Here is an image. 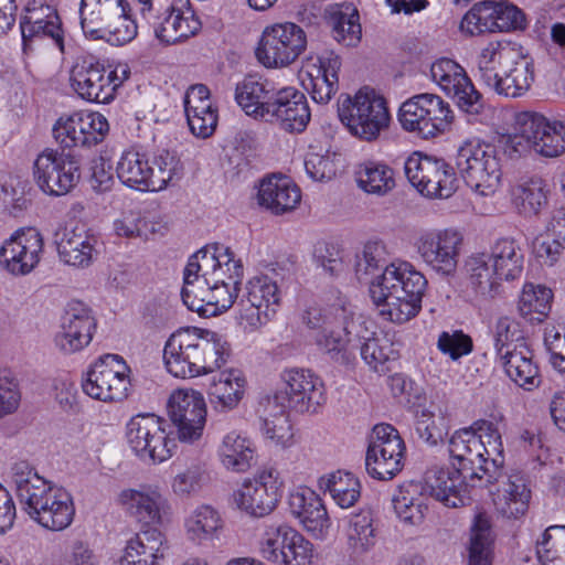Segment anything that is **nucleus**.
Masks as SVG:
<instances>
[{"instance_id": "obj_21", "label": "nucleus", "mask_w": 565, "mask_h": 565, "mask_svg": "<svg viewBox=\"0 0 565 565\" xmlns=\"http://www.w3.org/2000/svg\"><path fill=\"white\" fill-rule=\"evenodd\" d=\"M433 81L450 97L458 107L470 115L482 111L484 104L481 94L466 75L463 68L450 58H440L430 66Z\"/></svg>"}, {"instance_id": "obj_29", "label": "nucleus", "mask_w": 565, "mask_h": 565, "mask_svg": "<svg viewBox=\"0 0 565 565\" xmlns=\"http://www.w3.org/2000/svg\"><path fill=\"white\" fill-rule=\"evenodd\" d=\"M268 121H277L289 132H301L310 121V109L303 93L294 87L278 90Z\"/></svg>"}, {"instance_id": "obj_27", "label": "nucleus", "mask_w": 565, "mask_h": 565, "mask_svg": "<svg viewBox=\"0 0 565 565\" xmlns=\"http://www.w3.org/2000/svg\"><path fill=\"white\" fill-rule=\"evenodd\" d=\"M520 124L533 150L543 157L555 158L565 152V124L550 120L542 114L530 111L521 116Z\"/></svg>"}, {"instance_id": "obj_14", "label": "nucleus", "mask_w": 565, "mask_h": 565, "mask_svg": "<svg viewBox=\"0 0 565 565\" xmlns=\"http://www.w3.org/2000/svg\"><path fill=\"white\" fill-rule=\"evenodd\" d=\"M164 420L154 414H138L126 426V438L130 449L140 459L162 462L169 459L175 447L163 427Z\"/></svg>"}, {"instance_id": "obj_54", "label": "nucleus", "mask_w": 565, "mask_h": 565, "mask_svg": "<svg viewBox=\"0 0 565 565\" xmlns=\"http://www.w3.org/2000/svg\"><path fill=\"white\" fill-rule=\"evenodd\" d=\"M356 344L361 358L376 372L384 371L386 362L397 359L393 343L385 338H365L356 333Z\"/></svg>"}, {"instance_id": "obj_49", "label": "nucleus", "mask_w": 565, "mask_h": 565, "mask_svg": "<svg viewBox=\"0 0 565 565\" xmlns=\"http://www.w3.org/2000/svg\"><path fill=\"white\" fill-rule=\"evenodd\" d=\"M513 51L499 42H490L477 60L478 76L490 88L494 89L500 78L499 66L511 60Z\"/></svg>"}, {"instance_id": "obj_3", "label": "nucleus", "mask_w": 565, "mask_h": 565, "mask_svg": "<svg viewBox=\"0 0 565 565\" xmlns=\"http://www.w3.org/2000/svg\"><path fill=\"white\" fill-rule=\"evenodd\" d=\"M12 480L24 511L45 530H65L75 513L70 493L53 490L47 482L25 461L12 467Z\"/></svg>"}, {"instance_id": "obj_46", "label": "nucleus", "mask_w": 565, "mask_h": 565, "mask_svg": "<svg viewBox=\"0 0 565 565\" xmlns=\"http://www.w3.org/2000/svg\"><path fill=\"white\" fill-rule=\"evenodd\" d=\"M254 454L253 443L235 431L228 433L218 448V456L224 467L237 472L246 471L250 467Z\"/></svg>"}, {"instance_id": "obj_32", "label": "nucleus", "mask_w": 565, "mask_h": 565, "mask_svg": "<svg viewBox=\"0 0 565 565\" xmlns=\"http://www.w3.org/2000/svg\"><path fill=\"white\" fill-rule=\"evenodd\" d=\"M301 200L300 189L288 177L271 175L262 180L257 201L273 214L281 215L297 207Z\"/></svg>"}, {"instance_id": "obj_43", "label": "nucleus", "mask_w": 565, "mask_h": 565, "mask_svg": "<svg viewBox=\"0 0 565 565\" xmlns=\"http://www.w3.org/2000/svg\"><path fill=\"white\" fill-rule=\"evenodd\" d=\"M116 172L122 184L139 191H151V164L146 154L125 151L117 162Z\"/></svg>"}, {"instance_id": "obj_6", "label": "nucleus", "mask_w": 565, "mask_h": 565, "mask_svg": "<svg viewBox=\"0 0 565 565\" xmlns=\"http://www.w3.org/2000/svg\"><path fill=\"white\" fill-rule=\"evenodd\" d=\"M243 276L244 267L241 259H235L230 247L215 243L204 246L190 257L184 268L183 281L238 287Z\"/></svg>"}, {"instance_id": "obj_26", "label": "nucleus", "mask_w": 565, "mask_h": 565, "mask_svg": "<svg viewBox=\"0 0 565 565\" xmlns=\"http://www.w3.org/2000/svg\"><path fill=\"white\" fill-rule=\"evenodd\" d=\"M117 502L142 526H162L171 516L168 499L157 490L125 489L118 494Z\"/></svg>"}, {"instance_id": "obj_58", "label": "nucleus", "mask_w": 565, "mask_h": 565, "mask_svg": "<svg viewBox=\"0 0 565 565\" xmlns=\"http://www.w3.org/2000/svg\"><path fill=\"white\" fill-rule=\"evenodd\" d=\"M21 38H22V51L24 54L33 53L45 39H51L61 51H63L64 40L62 25H57V29L51 32L46 24H24L19 23Z\"/></svg>"}, {"instance_id": "obj_62", "label": "nucleus", "mask_w": 565, "mask_h": 565, "mask_svg": "<svg viewBox=\"0 0 565 565\" xmlns=\"http://www.w3.org/2000/svg\"><path fill=\"white\" fill-rule=\"evenodd\" d=\"M20 23L46 24L51 32L56 30L57 25H62L57 10L42 0H32L28 3L24 14L20 18Z\"/></svg>"}, {"instance_id": "obj_24", "label": "nucleus", "mask_w": 565, "mask_h": 565, "mask_svg": "<svg viewBox=\"0 0 565 565\" xmlns=\"http://www.w3.org/2000/svg\"><path fill=\"white\" fill-rule=\"evenodd\" d=\"M245 298L242 300V319L254 329L270 321L281 305V291L269 275L250 278L246 284Z\"/></svg>"}, {"instance_id": "obj_28", "label": "nucleus", "mask_w": 565, "mask_h": 565, "mask_svg": "<svg viewBox=\"0 0 565 565\" xmlns=\"http://www.w3.org/2000/svg\"><path fill=\"white\" fill-rule=\"evenodd\" d=\"M278 90L271 82L248 75L236 84L235 100L247 116L268 121Z\"/></svg>"}, {"instance_id": "obj_39", "label": "nucleus", "mask_w": 565, "mask_h": 565, "mask_svg": "<svg viewBox=\"0 0 565 565\" xmlns=\"http://www.w3.org/2000/svg\"><path fill=\"white\" fill-rule=\"evenodd\" d=\"M465 271L471 289L484 298H493L501 286V277L494 269L488 253H473L465 262Z\"/></svg>"}, {"instance_id": "obj_57", "label": "nucleus", "mask_w": 565, "mask_h": 565, "mask_svg": "<svg viewBox=\"0 0 565 565\" xmlns=\"http://www.w3.org/2000/svg\"><path fill=\"white\" fill-rule=\"evenodd\" d=\"M388 253L385 245L379 241L367 242L362 252L356 254L355 274L359 280L366 279L380 269L388 266Z\"/></svg>"}, {"instance_id": "obj_41", "label": "nucleus", "mask_w": 565, "mask_h": 565, "mask_svg": "<svg viewBox=\"0 0 565 565\" xmlns=\"http://www.w3.org/2000/svg\"><path fill=\"white\" fill-rule=\"evenodd\" d=\"M488 256L502 280L512 281L521 277L524 256L515 239L499 238L491 246Z\"/></svg>"}, {"instance_id": "obj_15", "label": "nucleus", "mask_w": 565, "mask_h": 565, "mask_svg": "<svg viewBox=\"0 0 565 565\" xmlns=\"http://www.w3.org/2000/svg\"><path fill=\"white\" fill-rule=\"evenodd\" d=\"M404 454L405 444L398 430L390 424H377L370 435L366 472L377 480H391L402 470Z\"/></svg>"}, {"instance_id": "obj_48", "label": "nucleus", "mask_w": 565, "mask_h": 565, "mask_svg": "<svg viewBox=\"0 0 565 565\" xmlns=\"http://www.w3.org/2000/svg\"><path fill=\"white\" fill-rule=\"evenodd\" d=\"M533 79L532 63L525 58H520L513 63L511 68L502 72L494 90L505 97L515 98L529 90Z\"/></svg>"}, {"instance_id": "obj_18", "label": "nucleus", "mask_w": 565, "mask_h": 565, "mask_svg": "<svg viewBox=\"0 0 565 565\" xmlns=\"http://www.w3.org/2000/svg\"><path fill=\"white\" fill-rule=\"evenodd\" d=\"M168 415L181 443L201 439L206 423V404L201 393L177 390L168 401Z\"/></svg>"}, {"instance_id": "obj_23", "label": "nucleus", "mask_w": 565, "mask_h": 565, "mask_svg": "<svg viewBox=\"0 0 565 565\" xmlns=\"http://www.w3.org/2000/svg\"><path fill=\"white\" fill-rule=\"evenodd\" d=\"M43 250V236L36 228L18 230L0 247V265L11 275L25 276L39 265Z\"/></svg>"}, {"instance_id": "obj_5", "label": "nucleus", "mask_w": 565, "mask_h": 565, "mask_svg": "<svg viewBox=\"0 0 565 565\" xmlns=\"http://www.w3.org/2000/svg\"><path fill=\"white\" fill-rule=\"evenodd\" d=\"M338 115L352 136L366 142L377 140L391 122L385 98L367 89H360L353 97L341 96Z\"/></svg>"}, {"instance_id": "obj_16", "label": "nucleus", "mask_w": 565, "mask_h": 565, "mask_svg": "<svg viewBox=\"0 0 565 565\" xmlns=\"http://www.w3.org/2000/svg\"><path fill=\"white\" fill-rule=\"evenodd\" d=\"M408 181L424 195L448 199L457 190L455 168L444 159L414 153L404 163Z\"/></svg>"}, {"instance_id": "obj_22", "label": "nucleus", "mask_w": 565, "mask_h": 565, "mask_svg": "<svg viewBox=\"0 0 565 565\" xmlns=\"http://www.w3.org/2000/svg\"><path fill=\"white\" fill-rule=\"evenodd\" d=\"M96 329L97 320L92 308L83 301L72 300L61 318L54 343L65 354L79 352L92 342Z\"/></svg>"}, {"instance_id": "obj_38", "label": "nucleus", "mask_w": 565, "mask_h": 565, "mask_svg": "<svg viewBox=\"0 0 565 565\" xmlns=\"http://www.w3.org/2000/svg\"><path fill=\"white\" fill-rule=\"evenodd\" d=\"M245 379L238 370H226L213 377L209 398L214 409L228 412L237 407L245 392Z\"/></svg>"}, {"instance_id": "obj_25", "label": "nucleus", "mask_w": 565, "mask_h": 565, "mask_svg": "<svg viewBox=\"0 0 565 565\" xmlns=\"http://www.w3.org/2000/svg\"><path fill=\"white\" fill-rule=\"evenodd\" d=\"M280 486L274 469L263 470L243 482L235 500L239 509L249 515L263 518L277 507L281 498Z\"/></svg>"}, {"instance_id": "obj_42", "label": "nucleus", "mask_w": 565, "mask_h": 565, "mask_svg": "<svg viewBox=\"0 0 565 565\" xmlns=\"http://www.w3.org/2000/svg\"><path fill=\"white\" fill-rule=\"evenodd\" d=\"M328 23L333 39L345 46H355L361 41L362 28L358 10L351 3L331 8Z\"/></svg>"}, {"instance_id": "obj_45", "label": "nucleus", "mask_w": 565, "mask_h": 565, "mask_svg": "<svg viewBox=\"0 0 565 565\" xmlns=\"http://www.w3.org/2000/svg\"><path fill=\"white\" fill-rule=\"evenodd\" d=\"M319 488L329 492L341 508L352 507L361 495V483L351 472L338 470L322 476L318 481Z\"/></svg>"}, {"instance_id": "obj_63", "label": "nucleus", "mask_w": 565, "mask_h": 565, "mask_svg": "<svg viewBox=\"0 0 565 565\" xmlns=\"http://www.w3.org/2000/svg\"><path fill=\"white\" fill-rule=\"evenodd\" d=\"M437 348L452 361H457L472 352L473 343L472 339L462 331H455L452 333L444 331L439 334Z\"/></svg>"}, {"instance_id": "obj_9", "label": "nucleus", "mask_w": 565, "mask_h": 565, "mask_svg": "<svg viewBox=\"0 0 565 565\" xmlns=\"http://www.w3.org/2000/svg\"><path fill=\"white\" fill-rule=\"evenodd\" d=\"M33 177L46 194L60 196L68 193L81 179V159L75 151L45 148L35 159Z\"/></svg>"}, {"instance_id": "obj_17", "label": "nucleus", "mask_w": 565, "mask_h": 565, "mask_svg": "<svg viewBox=\"0 0 565 565\" xmlns=\"http://www.w3.org/2000/svg\"><path fill=\"white\" fill-rule=\"evenodd\" d=\"M307 47L305 31L291 22L265 29L256 55L266 67H284L294 63Z\"/></svg>"}, {"instance_id": "obj_12", "label": "nucleus", "mask_w": 565, "mask_h": 565, "mask_svg": "<svg viewBox=\"0 0 565 565\" xmlns=\"http://www.w3.org/2000/svg\"><path fill=\"white\" fill-rule=\"evenodd\" d=\"M280 388L274 403L297 413L316 412L326 402L324 385L309 369L290 367L280 373Z\"/></svg>"}, {"instance_id": "obj_1", "label": "nucleus", "mask_w": 565, "mask_h": 565, "mask_svg": "<svg viewBox=\"0 0 565 565\" xmlns=\"http://www.w3.org/2000/svg\"><path fill=\"white\" fill-rule=\"evenodd\" d=\"M231 355L230 344L209 329L184 327L166 341L163 362L179 379H192L221 369Z\"/></svg>"}, {"instance_id": "obj_61", "label": "nucleus", "mask_w": 565, "mask_h": 565, "mask_svg": "<svg viewBox=\"0 0 565 565\" xmlns=\"http://www.w3.org/2000/svg\"><path fill=\"white\" fill-rule=\"evenodd\" d=\"M114 230L118 236L145 237L154 233V226L138 211H128L114 222Z\"/></svg>"}, {"instance_id": "obj_8", "label": "nucleus", "mask_w": 565, "mask_h": 565, "mask_svg": "<svg viewBox=\"0 0 565 565\" xmlns=\"http://www.w3.org/2000/svg\"><path fill=\"white\" fill-rule=\"evenodd\" d=\"M456 169L466 184L480 195L495 192L501 180L500 162L493 145L466 141L457 151Z\"/></svg>"}, {"instance_id": "obj_36", "label": "nucleus", "mask_w": 565, "mask_h": 565, "mask_svg": "<svg viewBox=\"0 0 565 565\" xmlns=\"http://www.w3.org/2000/svg\"><path fill=\"white\" fill-rule=\"evenodd\" d=\"M361 327L355 321H347L343 327H337L334 321L329 327L328 331L317 332L315 335L317 345L331 355V359L341 363L349 364L355 358L356 333Z\"/></svg>"}, {"instance_id": "obj_37", "label": "nucleus", "mask_w": 565, "mask_h": 565, "mask_svg": "<svg viewBox=\"0 0 565 565\" xmlns=\"http://www.w3.org/2000/svg\"><path fill=\"white\" fill-rule=\"evenodd\" d=\"M550 188L541 177L524 179L512 186L511 201L516 212L524 217H533L548 204Z\"/></svg>"}, {"instance_id": "obj_33", "label": "nucleus", "mask_w": 565, "mask_h": 565, "mask_svg": "<svg viewBox=\"0 0 565 565\" xmlns=\"http://www.w3.org/2000/svg\"><path fill=\"white\" fill-rule=\"evenodd\" d=\"M499 359L508 377L519 387L533 391L540 386V369L533 360V352L525 343H516Z\"/></svg>"}, {"instance_id": "obj_51", "label": "nucleus", "mask_w": 565, "mask_h": 565, "mask_svg": "<svg viewBox=\"0 0 565 565\" xmlns=\"http://www.w3.org/2000/svg\"><path fill=\"white\" fill-rule=\"evenodd\" d=\"M86 122L81 121V114L75 113L67 117H61L53 126V137L60 145V150L75 151L78 147H89L86 136Z\"/></svg>"}, {"instance_id": "obj_11", "label": "nucleus", "mask_w": 565, "mask_h": 565, "mask_svg": "<svg viewBox=\"0 0 565 565\" xmlns=\"http://www.w3.org/2000/svg\"><path fill=\"white\" fill-rule=\"evenodd\" d=\"M455 460L449 467H433L425 473L430 495L449 508L465 505L470 499L468 487H475L481 476L468 460Z\"/></svg>"}, {"instance_id": "obj_52", "label": "nucleus", "mask_w": 565, "mask_h": 565, "mask_svg": "<svg viewBox=\"0 0 565 565\" xmlns=\"http://www.w3.org/2000/svg\"><path fill=\"white\" fill-rule=\"evenodd\" d=\"M103 363L105 364L108 402L124 401L128 396L130 386L129 366L118 354L103 355Z\"/></svg>"}, {"instance_id": "obj_56", "label": "nucleus", "mask_w": 565, "mask_h": 565, "mask_svg": "<svg viewBox=\"0 0 565 565\" xmlns=\"http://www.w3.org/2000/svg\"><path fill=\"white\" fill-rule=\"evenodd\" d=\"M126 546L132 547L136 556L147 559L148 565H159L168 550L163 532H137Z\"/></svg>"}, {"instance_id": "obj_40", "label": "nucleus", "mask_w": 565, "mask_h": 565, "mask_svg": "<svg viewBox=\"0 0 565 565\" xmlns=\"http://www.w3.org/2000/svg\"><path fill=\"white\" fill-rule=\"evenodd\" d=\"M291 513L299 519L305 530H323L330 520L322 500L310 489L294 492L289 498Z\"/></svg>"}, {"instance_id": "obj_19", "label": "nucleus", "mask_w": 565, "mask_h": 565, "mask_svg": "<svg viewBox=\"0 0 565 565\" xmlns=\"http://www.w3.org/2000/svg\"><path fill=\"white\" fill-rule=\"evenodd\" d=\"M110 66L93 55L81 56L71 68L70 82L73 90L84 100L108 104L114 99Z\"/></svg>"}, {"instance_id": "obj_64", "label": "nucleus", "mask_w": 565, "mask_h": 565, "mask_svg": "<svg viewBox=\"0 0 565 565\" xmlns=\"http://www.w3.org/2000/svg\"><path fill=\"white\" fill-rule=\"evenodd\" d=\"M313 556V546L300 532H290L287 555L279 556L282 565H309Z\"/></svg>"}, {"instance_id": "obj_20", "label": "nucleus", "mask_w": 565, "mask_h": 565, "mask_svg": "<svg viewBox=\"0 0 565 565\" xmlns=\"http://www.w3.org/2000/svg\"><path fill=\"white\" fill-rule=\"evenodd\" d=\"M503 466L498 467V477L492 479L489 472H480L479 482L484 484L498 483L495 498L493 499L498 513L508 520H518L523 516L531 499V489L527 477L520 470L504 472Z\"/></svg>"}, {"instance_id": "obj_60", "label": "nucleus", "mask_w": 565, "mask_h": 565, "mask_svg": "<svg viewBox=\"0 0 565 565\" xmlns=\"http://www.w3.org/2000/svg\"><path fill=\"white\" fill-rule=\"evenodd\" d=\"M516 343H524L519 322L510 317H500L494 326V347L498 356L511 351Z\"/></svg>"}, {"instance_id": "obj_2", "label": "nucleus", "mask_w": 565, "mask_h": 565, "mask_svg": "<svg viewBox=\"0 0 565 565\" xmlns=\"http://www.w3.org/2000/svg\"><path fill=\"white\" fill-rule=\"evenodd\" d=\"M427 279L408 262H393L370 284V297L383 306L382 315L395 323H404L417 316Z\"/></svg>"}, {"instance_id": "obj_10", "label": "nucleus", "mask_w": 565, "mask_h": 565, "mask_svg": "<svg viewBox=\"0 0 565 565\" xmlns=\"http://www.w3.org/2000/svg\"><path fill=\"white\" fill-rule=\"evenodd\" d=\"M143 20L153 29L156 38L164 44L185 40L201 29L200 20L190 10L175 9L172 0H135Z\"/></svg>"}, {"instance_id": "obj_31", "label": "nucleus", "mask_w": 565, "mask_h": 565, "mask_svg": "<svg viewBox=\"0 0 565 565\" xmlns=\"http://www.w3.org/2000/svg\"><path fill=\"white\" fill-rule=\"evenodd\" d=\"M238 296V287L231 285L205 286L183 281L181 298L191 311L205 312L204 306L214 307L213 313L228 310Z\"/></svg>"}, {"instance_id": "obj_35", "label": "nucleus", "mask_w": 565, "mask_h": 565, "mask_svg": "<svg viewBox=\"0 0 565 565\" xmlns=\"http://www.w3.org/2000/svg\"><path fill=\"white\" fill-rule=\"evenodd\" d=\"M58 235V233L55 234L57 250L65 264L77 268H85L92 264L97 255V238L93 234L84 227H76L65 228L60 238Z\"/></svg>"}, {"instance_id": "obj_55", "label": "nucleus", "mask_w": 565, "mask_h": 565, "mask_svg": "<svg viewBox=\"0 0 565 565\" xmlns=\"http://www.w3.org/2000/svg\"><path fill=\"white\" fill-rule=\"evenodd\" d=\"M183 166L175 152L161 150L151 166V191L166 189L174 179L182 175Z\"/></svg>"}, {"instance_id": "obj_53", "label": "nucleus", "mask_w": 565, "mask_h": 565, "mask_svg": "<svg viewBox=\"0 0 565 565\" xmlns=\"http://www.w3.org/2000/svg\"><path fill=\"white\" fill-rule=\"evenodd\" d=\"M498 14L497 1L478 2L465 14L461 26L471 35L497 32Z\"/></svg>"}, {"instance_id": "obj_50", "label": "nucleus", "mask_w": 565, "mask_h": 565, "mask_svg": "<svg viewBox=\"0 0 565 565\" xmlns=\"http://www.w3.org/2000/svg\"><path fill=\"white\" fill-rule=\"evenodd\" d=\"M546 232L552 237L551 242H543L537 248V256L544 263L554 265L565 250V207L555 209L546 224Z\"/></svg>"}, {"instance_id": "obj_30", "label": "nucleus", "mask_w": 565, "mask_h": 565, "mask_svg": "<svg viewBox=\"0 0 565 565\" xmlns=\"http://www.w3.org/2000/svg\"><path fill=\"white\" fill-rule=\"evenodd\" d=\"M340 57L332 51L318 55L307 65L309 83L306 89L318 104H327L339 87Z\"/></svg>"}, {"instance_id": "obj_59", "label": "nucleus", "mask_w": 565, "mask_h": 565, "mask_svg": "<svg viewBox=\"0 0 565 565\" xmlns=\"http://www.w3.org/2000/svg\"><path fill=\"white\" fill-rule=\"evenodd\" d=\"M122 7V17H118L116 20H113V22H110V28H108L109 33H100L97 40H106L113 45H124L137 36L138 26L130 15L129 3L126 2Z\"/></svg>"}, {"instance_id": "obj_4", "label": "nucleus", "mask_w": 565, "mask_h": 565, "mask_svg": "<svg viewBox=\"0 0 565 565\" xmlns=\"http://www.w3.org/2000/svg\"><path fill=\"white\" fill-rule=\"evenodd\" d=\"M452 459L468 460L479 472L498 477V467L503 466V444L498 426L486 419L476 420L470 427L454 433L449 439Z\"/></svg>"}, {"instance_id": "obj_47", "label": "nucleus", "mask_w": 565, "mask_h": 565, "mask_svg": "<svg viewBox=\"0 0 565 565\" xmlns=\"http://www.w3.org/2000/svg\"><path fill=\"white\" fill-rule=\"evenodd\" d=\"M553 292L545 286L526 284L521 292L518 310L531 323L542 322L550 313Z\"/></svg>"}, {"instance_id": "obj_44", "label": "nucleus", "mask_w": 565, "mask_h": 565, "mask_svg": "<svg viewBox=\"0 0 565 565\" xmlns=\"http://www.w3.org/2000/svg\"><path fill=\"white\" fill-rule=\"evenodd\" d=\"M355 179L360 189L370 194L385 195L395 188L393 169L379 161L359 164Z\"/></svg>"}, {"instance_id": "obj_34", "label": "nucleus", "mask_w": 565, "mask_h": 565, "mask_svg": "<svg viewBox=\"0 0 565 565\" xmlns=\"http://www.w3.org/2000/svg\"><path fill=\"white\" fill-rule=\"evenodd\" d=\"M126 0H82L81 26L86 36L97 40L100 33H109L110 22L122 17Z\"/></svg>"}, {"instance_id": "obj_13", "label": "nucleus", "mask_w": 565, "mask_h": 565, "mask_svg": "<svg viewBox=\"0 0 565 565\" xmlns=\"http://www.w3.org/2000/svg\"><path fill=\"white\" fill-rule=\"evenodd\" d=\"M462 245L463 235L454 227L425 231L414 243L419 259L443 277L456 273Z\"/></svg>"}, {"instance_id": "obj_7", "label": "nucleus", "mask_w": 565, "mask_h": 565, "mask_svg": "<svg viewBox=\"0 0 565 565\" xmlns=\"http://www.w3.org/2000/svg\"><path fill=\"white\" fill-rule=\"evenodd\" d=\"M454 118L450 105L440 96L428 93L408 98L398 111L402 128L423 139H431L450 130Z\"/></svg>"}]
</instances>
